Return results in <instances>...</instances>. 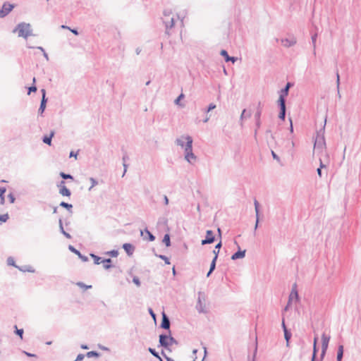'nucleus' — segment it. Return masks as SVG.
<instances>
[{"instance_id":"412c9836","label":"nucleus","mask_w":361,"mask_h":361,"mask_svg":"<svg viewBox=\"0 0 361 361\" xmlns=\"http://www.w3.org/2000/svg\"><path fill=\"white\" fill-rule=\"evenodd\" d=\"M286 97L279 96V99L277 100V105L278 107L279 108V111L286 110Z\"/></svg>"},{"instance_id":"13d9d810","label":"nucleus","mask_w":361,"mask_h":361,"mask_svg":"<svg viewBox=\"0 0 361 361\" xmlns=\"http://www.w3.org/2000/svg\"><path fill=\"white\" fill-rule=\"evenodd\" d=\"M326 168V165L324 164L322 161L320 163V166L317 169V174L319 176V178H322V169Z\"/></svg>"},{"instance_id":"0eeeda50","label":"nucleus","mask_w":361,"mask_h":361,"mask_svg":"<svg viewBox=\"0 0 361 361\" xmlns=\"http://www.w3.org/2000/svg\"><path fill=\"white\" fill-rule=\"evenodd\" d=\"M170 326H171L170 319L168 317V315L164 312H163L161 314V322L159 327L161 329L166 330L168 331V333H171V331L170 329Z\"/></svg>"},{"instance_id":"a18cd8bd","label":"nucleus","mask_w":361,"mask_h":361,"mask_svg":"<svg viewBox=\"0 0 361 361\" xmlns=\"http://www.w3.org/2000/svg\"><path fill=\"white\" fill-rule=\"evenodd\" d=\"M59 176L64 180H67V179L73 180V176L71 175L70 173H66L61 171V172H60Z\"/></svg>"},{"instance_id":"423d86ee","label":"nucleus","mask_w":361,"mask_h":361,"mask_svg":"<svg viewBox=\"0 0 361 361\" xmlns=\"http://www.w3.org/2000/svg\"><path fill=\"white\" fill-rule=\"evenodd\" d=\"M216 240V235L213 231L212 230H207L206 231V235L204 239H202L201 240V245H209L214 243Z\"/></svg>"},{"instance_id":"9d476101","label":"nucleus","mask_w":361,"mask_h":361,"mask_svg":"<svg viewBox=\"0 0 361 361\" xmlns=\"http://www.w3.org/2000/svg\"><path fill=\"white\" fill-rule=\"evenodd\" d=\"M66 182H59L57 187L59 188V193L62 196L70 197L71 195V190L64 185Z\"/></svg>"},{"instance_id":"49530a36","label":"nucleus","mask_w":361,"mask_h":361,"mask_svg":"<svg viewBox=\"0 0 361 361\" xmlns=\"http://www.w3.org/2000/svg\"><path fill=\"white\" fill-rule=\"evenodd\" d=\"M76 285H77L78 287H80V288H83V289H85V290L90 289V288H92V287L91 285H86L85 283H84L83 282H81V281L78 282V283H76Z\"/></svg>"},{"instance_id":"052dcab7","label":"nucleus","mask_w":361,"mask_h":361,"mask_svg":"<svg viewBox=\"0 0 361 361\" xmlns=\"http://www.w3.org/2000/svg\"><path fill=\"white\" fill-rule=\"evenodd\" d=\"M8 198L9 202L11 204H13L15 202V201H16V197H15V195L12 192H10L8 195Z\"/></svg>"},{"instance_id":"393cba45","label":"nucleus","mask_w":361,"mask_h":361,"mask_svg":"<svg viewBox=\"0 0 361 361\" xmlns=\"http://www.w3.org/2000/svg\"><path fill=\"white\" fill-rule=\"evenodd\" d=\"M18 269L23 272H26V271L30 272V273L35 272V269L30 265L19 266V267H18Z\"/></svg>"},{"instance_id":"de8ad7c7","label":"nucleus","mask_w":361,"mask_h":361,"mask_svg":"<svg viewBox=\"0 0 361 361\" xmlns=\"http://www.w3.org/2000/svg\"><path fill=\"white\" fill-rule=\"evenodd\" d=\"M317 341H318V338L314 337V343H313V350H312V353H314V354L318 353V352H319V348L317 347Z\"/></svg>"},{"instance_id":"6e6d98bb","label":"nucleus","mask_w":361,"mask_h":361,"mask_svg":"<svg viewBox=\"0 0 361 361\" xmlns=\"http://www.w3.org/2000/svg\"><path fill=\"white\" fill-rule=\"evenodd\" d=\"M133 283L136 285L137 287H140L141 286V281L138 276H134L133 277Z\"/></svg>"},{"instance_id":"f03ea898","label":"nucleus","mask_w":361,"mask_h":361,"mask_svg":"<svg viewBox=\"0 0 361 361\" xmlns=\"http://www.w3.org/2000/svg\"><path fill=\"white\" fill-rule=\"evenodd\" d=\"M186 143L185 147V159L189 163H192L197 159L195 154L192 152V143L193 140L192 137L190 135H186Z\"/></svg>"},{"instance_id":"c03bdc74","label":"nucleus","mask_w":361,"mask_h":361,"mask_svg":"<svg viewBox=\"0 0 361 361\" xmlns=\"http://www.w3.org/2000/svg\"><path fill=\"white\" fill-rule=\"evenodd\" d=\"M197 310L199 312H204V310L203 309L202 301L200 299V296L199 295L197 303Z\"/></svg>"},{"instance_id":"4c0bfd02","label":"nucleus","mask_w":361,"mask_h":361,"mask_svg":"<svg viewBox=\"0 0 361 361\" xmlns=\"http://www.w3.org/2000/svg\"><path fill=\"white\" fill-rule=\"evenodd\" d=\"M251 112L249 111L247 112V109H244L243 111H242V113H241V115H240V120L242 121L243 120V118H249L251 116ZM241 125H243V123H241Z\"/></svg>"},{"instance_id":"5fc2aeb1","label":"nucleus","mask_w":361,"mask_h":361,"mask_svg":"<svg viewBox=\"0 0 361 361\" xmlns=\"http://www.w3.org/2000/svg\"><path fill=\"white\" fill-rule=\"evenodd\" d=\"M222 246V242L221 240H219V242L215 245L214 249L213 250V254L214 255V252H218V255L219 254V250Z\"/></svg>"},{"instance_id":"ddd939ff","label":"nucleus","mask_w":361,"mask_h":361,"mask_svg":"<svg viewBox=\"0 0 361 361\" xmlns=\"http://www.w3.org/2000/svg\"><path fill=\"white\" fill-rule=\"evenodd\" d=\"M293 86V83L288 82L286 85L279 91V96L287 97L289 93V90Z\"/></svg>"},{"instance_id":"4be33fe9","label":"nucleus","mask_w":361,"mask_h":361,"mask_svg":"<svg viewBox=\"0 0 361 361\" xmlns=\"http://www.w3.org/2000/svg\"><path fill=\"white\" fill-rule=\"evenodd\" d=\"M47 102H48V99H41L40 105L38 109V114L39 115H40V116L43 115V114L45 111V109H46V106H47Z\"/></svg>"},{"instance_id":"bb28decb","label":"nucleus","mask_w":361,"mask_h":361,"mask_svg":"<svg viewBox=\"0 0 361 361\" xmlns=\"http://www.w3.org/2000/svg\"><path fill=\"white\" fill-rule=\"evenodd\" d=\"M186 136H181L179 138H177L176 140V144L178 145V146H180L182 148H184L185 147V143H186Z\"/></svg>"},{"instance_id":"f257e3e1","label":"nucleus","mask_w":361,"mask_h":361,"mask_svg":"<svg viewBox=\"0 0 361 361\" xmlns=\"http://www.w3.org/2000/svg\"><path fill=\"white\" fill-rule=\"evenodd\" d=\"M178 345V341L172 336L171 332L167 334L162 333L159 336V344L158 348H163L164 349H168L169 347H171L172 345Z\"/></svg>"},{"instance_id":"39448f33","label":"nucleus","mask_w":361,"mask_h":361,"mask_svg":"<svg viewBox=\"0 0 361 361\" xmlns=\"http://www.w3.org/2000/svg\"><path fill=\"white\" fill-rule=\"evenodd\" d=\"M16 5L6 1L3 4L0 8V18H4L8 16L12 10L15 8Z\"/></svg>"},{"instance_id":"0e129e2a","label":"nucleus","mask_w":361,"mask_h":361,"mask_svg":"<svg viewBox=\"0 0 361 361\" xmlns=\"http://www.w3.org/2000/svg\"><path fill=\"white\" fill-rule=\"evenodd\" d=\"M326 351H327V349H322V350H321V354H320V357H319V360L320 361H323L325 355H326Z\"/></svg>"},{"instance_id":"c9c22d12","label":"nucleus","mask_w":361,"mask_h":361,"mask_svg":"<svg viewBox=\"0 0 361 361\" xmlns=\"http://www.w3.org/2000/svg\"><path fill=\"white\" fill-rule=\"evenodd\" d=\"M163 23L165 24L166 29H171L175 25V20L173 18H171L170 21L163 20Z\"/></svg>"},{"instance_id":"69168bd1","label":"nucleus","mask_w":361,"mask_h":361,"mask_svg":"<svg viewBox=\"0 0 361 361\" xmlns=\"http://www.w3.org/2000/svg\"><path fill=\"white\" fill-rule=\"evenodd\" d=\"M85 355L80 353L77 355L76 359L74 361H82L85 358Z\"/></svg>"},{"instance_id":"b1692460","label":"nucleus","mask_w":361,"mask_h":361,"mask_svg":"<svg viewBox=\"0 0 361 361\" xmlns=\"http://www.w3.org/2000/svg\"><path fill=\"white\" fill-rule=\"evenodd\" d=\"M344 347L343 345H338L336 355V361H342L343 357Z\"/></svg>"},{"instance_id":"5701e85b","label":"nucleus","mask_w":361,"mask_h":361,"mask_svg":"<svg viewBox=\"0 0 361 361\" xmlns=\"http://www.w3.org/2000/svg\"><path fill=\"white\" fill-rule=\"evenodd\" d=\"M112 262H113L111 258H104V262L102 263L104 269L105 270H109L110 269L114 267V265Z\"/></svg>"},{"instance_id":"8fccbe9b","label":"nucleus","mask_w":361,"mask_h":361,"mask_svg":"<svg viewBox=\"0 0 361 361\" xmlns=\"http://www.w3.org/2000/svg\"><path fill=\"white\" fill-rule=\"evenodd\" d=\"M283 334H284V338H285L286 341L291 339L292 333H291L290 329L285 330L283 331Z\"/></svg>"},{"instance_id":"680f3d73","label":"nucleus","mask_w":361,"mask_h":361,"mask_svg":"<svg viewBox=\"0 0 361 361\" xmlns=\"http://www.w3.org/2000/svg\"><path fill=\"white\" fill-rule=\"evenodd\" d=\"M291 305H292V300H291V298H288V302L283 308V311H285V312L288 311L289 310V308L290 307Z\"/></svg>"},{"instance_id":"864d4df0","label":"nucleus","mask_w":361,"mask_h":361,"mask_svg":"<svg viewBox=\"0 0 361 361\" xmlns=\"http://www.w3.org/2000/svg\"><path fill=\"white\" fill-rule=\"evenodd\" d=\"M129 159V157L128 156L125 154L123 156V167H124V172L126 171L127 170V168H128V164H126V161ZM125 173H123L124 174Z\"/></svg>"},{"instance_id":"f704fd0d","label":"nucleus","mask_w":361,"mask_h":361,"mask_svg":"<svg viewBox=\"0 0 361 361\" xmlns=\"http://www.w3.org/2000/svg\"><path fill=\"white\" fill-rule=\"evenodd\" d=\"M217 259H218V252H214V257H213V259L211 262V264H210V267H209V269H211V271L215 270Z\"/></svg>"},{"instance_id":"2f4dec72","label":"nucleus","mask_w":361,"mask_h":361,"mask_svg":"<svg viewBox=\"0 0 361 361\" xmlns=\"http://www.w3.org/2000/svg\"><path fill=\"white\" fill-rule=\"evenodd\" d=\"M6 192V187H0V204H5V193Z\"/></svg>"},{"instance_id":"e2e57ef3","label":"nucleus","mask_w":361,"mask_h":361,"mask_svg":"<svg viewBox=\"0 0 361 361\" xmlns=\"http://www.w3.org/2000/svg\"><path fill=\"white\" fill-rule=\"evenodd\" d=\"M148 312H149V314H150V316L152 317V319L155 321L156 320V317H157V314L154 313L153 310L151 307H149L148 308Z\"/></svg>"},{"instance_id":"72a5a7b5","label":"nucleus","mask_w":361,"mask_h":361,"mask_svg":"<svg viewBox=\"0 0 361 361\" xmlns=\"http://www.w3.org/2000/svg\"><path fill=\"white\" fill-rule=\"evenodd\" d=\"M152 252L154 253L156 257H157L158 258L164 260L166 264H171L170 259L167 256L164 255H157V254H156L154 248L152 249Z\"/></svg>"},{"instance_id":"f8f14e48","label":"nucleus","mask_w":361,"mask_h":361,"mask_svg":"<svg viewBox=\"0 0 361 361\" xmlns=\"http://www.w3.org/2000/svg\"><path fill=\"white\" fill-rule=\"evenodd\" d=\"M280 41L283 46L286 48L291 47L297 43V40L295 37H292L291 38H283L281 39Z\"/></svg>"},{"instance_id":"58836bf2","label":"nucleus","mask_w":361,"mask_h":361,"mask_svg":"<svg viewBox=\"0 0 361 361\" xmlns=\"http://www.w3.org/2000/svg\"><path fill=\"white\" fill-rule=\"evenodd\" d=\"M6 262H7V264H8V266H12V267H16V268H17V269H18V267H19V266H18V265L16 264L15 259H14V258H13V257H8L7 258Z\"/></svg>"},{"instance_id":"e433bc0d","label":"nucleus","mask_w":361,"mask_h":361,"mask_svg":"<svg viewBox=\"0 0 361 361\" xmlns=\"http://www.w3.org/2000/svg\"><path fill=\"white\" fill-rule=\"evenodd\" d=\"M119 252L118 250H111L104 252V255L109 256L110 257H117Z\"/></svg>"},{"instance_id":"37998d69","label":"nucleus","mask_w":361,"mask_h":361,"mask_svg":"<svg viewBox=\"0 0 361 361\" xmlns=\"http://www.w3.org/2000/svg\"><path fill=\"white\" fill-rule=\"evenodd\" d=\"M147 350L157 359L159 358V353L153 348L149 347Z\"/></svg>"},{"instance_id":"7c9ffc66","label":"nucleus","mask_w":361,"mask_h":361,"mask_svg":"<svg viewBox=\"0 0 361 361\" xmlns=\"http://www.w3.org/2000/svg\"><path fill=\"white\" fill-rule=\"evenodd\" d=\"M262 114V104L261 102H259L257 106V111L255 114V118H261Z\"/></svg>"},{"instance_id":"6ab92c4d","label":"nucleus","mask_w":361,"mask_h":361,"mask_svg":"<svg viewBox=\"0 0 361 361\" xmlns=\"http://www.w3.org/2000/svg\"><path fill=\"white\" fill-rule=\"evenodd\" d=\"M330 336L323 333L322 335V348L328 349L329 343L330 341Z\"/></svg>"},{"instance_id":"c85d7f7f","label":"nucleus","mask_w":361,"mask_h":361,"mask_svg":"<svg viewBox=\"0 0 361 361\" xmlns=\"http://www.w3.org/2000/svg\"><path fill=\"white\" fill-rule=\"evenodd\" d=\"M85 355L88 358H92V357L98 358L101 356V353L96 350H91V351L87 352L85 354Z\"/></svg>"},{"instance_id":"603ef678","label":"nucleus","mask_w":361,"mask_h":361,"mask_svg":"<svg viewBox=\"0 0 361 361\" xmlns=\"http://www.w3.org/2000/svg\"><path fill=\"white\" fill-rule=\"evenodd\" d=\"M255 126H256V129L255 130V136L256 137L257 135V130L260 128L261 126V119L260 118H255Z\"/></svg>"},{"instance_id":"6e6552de","label":"nucleus","mask_w":361,"mask_h":361,"mask_svg":"<svg viewBox=\"0 0 361 361\" xmlns=\"http://www.w3.org/2000/svg\"><path fill=\"white\" fill-rule=\"evenodd\" d=\"M140 236L144 240L149 242H152L156 239L155 235L147 227L144 230H140Z\"/></svg>"},{"instance_id":"dca6fc26","label":"nucleus","mask_w":361,"mask_h":361,"mask_svg":"<svg viewBox=\"0 0 361 361\" xmlns=\"http://www.w3.org/2000/svg\"><path fill=\"white\" fill-rule=\"evenodd\" d=\"M54 135H55V131L51 130L50 133L49 135H44L42 137V142L45 144H47V145L51 146L52 145V138L54 137Z\"/></svg>"},{"instance_id":"3c124183","label":"nucleus","mask_w":361,"mask_h":361,"mask_svg":"<svg viewBox=\"0 0 361 361\" xmlns=\"http://www.w3.org/2000/svg\"><path fill=\"white\" fill-rule=\"evenodd\" d=\"M9 219V215L8 213L4 214H0V223H5Z\"/></svg>"},{"instance_id":"338daca9","label":"nucleus","mask_w":361,"mask_h":361,"mask_svg":"<svg viewBox=\"0 0 361 361\" xmlns=\"http://www.w3.org/2000/svg\"><path fill=\"white\" fill-rule=\"evenodd\" d=\"M59 224L60 232L63 234V232L65 231V230L63 228V221H62L61 219H59Z\"/></svg>"},{"instance_id":"4d7b16f0","label":"nucleus","mask_w":361,"mask_h":361,"mask_svg":"<svg viewBox=\"0 0 361 361\" xmlns=\"http://www.w3.org/2000/svg\"><path fill=\"white\" fill-rule=\"evenodd\" d=\"M286 110L279 111V118L281 121H284L286 118Z\"/></svg>"},{"instance_id":"a878e982","label":"nucleus","mask_w":361,"mask_h":361,"mask_svg":"<svg viewBox=\"0 0 361 361\" xmlns=\"http://www.w3.org/2000/svg\"><path fill=\"white\" fill-rule=\"evenodd\" d=\"M90 255L93 259L94 264L98 265V264H102L104 262V258H102V257L95 255L94 253H90Z\"/></svg>"},{"instance_id":"a19ab883","label":"nucleus","mask_w":361,"mask_h":361,"mask_svg":"<svg viewBox=\"0 0 361 361\" xmlns=\"http://www.w3.org/2000/svg\"><path fill=\"white\" fill-rule=\"evenodd\" d=\"M185 95L183 93H180L177 98L175 99L174 103L178 106H183V105L180 103V101L184 99Z\"/></svg>"},{"instance_id":"9b49d317","label":"nucleus","mask_w":361,"mask_h":361,"mask_svg":"<svg viewBox=\"0 0 361 361\" xmlns=\"http://www.w3.org/2000/svg\"><path fill=\"white\" fill-rule=\"evenodd\" d=\"M68 250L76 255L78 258H80L82 262H86L89 261V258L87 256L82 255L78 249H76L73 245H69Z\"/></svg>"},{"instance_id":"2eb2a0df","label":"nucleus","mask_w":361,"mask_h":361,"mask_svg":"<svg viewBox=\"0 0 361 361\" xmlns=\"http://www.w3.org/2000/svg\"><path fill=\"white\" fill-rule=\"evenodd\" d=\"M220 55L224 58L226 62H232L234 63L238 60L237 57L230 56L226 49H221Z\"/></svg>"},{"instance_id":"ea45409f","label":"nucleus","mask_w":361,"mask_h":361,"mask_svg":"<svg viewBox=\"0 0 361 361\" xmlns=\"http://www.w3.org/2000/svg\"><path fill=\"white\" fill-rule=\"evenodd\" d=\"M311 39L313 45V54L316 55V42L317 39V34L312 35Z\"/></svg>"},{"instance_id":"f3484780","label":"nucleus","mask_w":361,"mask_h":361,"mask_svg":"<svg viewBox=\"0 0 361 361\" xmlns=\"http://www.w3.org/2000/svg\"><path fill=\"white\" fill-rule=\"evenodd\" d=\"M245 252H246V250H240V247H238V250L235 252L232 255H231V259L232 260H236V259H243L245 257Z\"/></svg>"},{"instance_id":"cd10ccee","label":"nucleus","mask_w":361,"mask_h":361,"mask_svg":"<svg viewBox=\"0 0 361 361\" xmlns=\"http://www.w3.org/2000/svg\"><path fill=\"white\" fill-rule=\"evenodd\" d=\"M162 243L166 245V247H170L171 245V236L169 233L164 235Z\"/></svg>"},{"instance_id":"4468645a","label":"nucleus","mask_w":361,"mask_h":361,"mask_svg":"<svg viewBox=\"0 0 361 361\" xmlns=\"http://www.w3.org/2000/svg\"><path fill=\"white\" fill-rule=\"evenodd\" d=\"M122 248L125 250L127 255L130 257L133 255L135 247L132 243H126L123 244Z\"/></svg>"},{"instance_id":"bf43d9fd","label":"nucleus","mask_w":361,"mask_h":361,"mask_svg":"<svg viewBox=\"0 0 361 361\" xmlns=\"http://www.w3.org/2000/svg\"><path fill=\"white\" fill-rule=\"evenodd\" d=\"M216 104H214V103L209 104L204 111L205 113H209V111L214 110L216 108Z\"/></svg>"},{"instance_id":"473e14b6","label":"nucleus","mask_w":361,"mask_h":361,"mask_svg":"<svg viewBox=\"0 0 361 361\" xmlns=\"http://www.w3.org/2000/svg\"><path fill=\"white\" fill-rule=\"evenodd\" d=\"M35 82H36V78L34 77L32 78V85L27 88V94L28 95H30L32 92H35L37 90Z\"/></svg>"},{"instance_id":"a211bd4d","label":"nucleus","mask_w":361,"mask_h":361,"mask_svg":"<svg viewBox=\"0 0 361 361\" xmlns=\"http://www.w3.org/2000/svg\"><path fill=\"white\" fill-rule=\"evenodd\" d=\"M157 226L159 228L164 227L167 231H169V227L168 226V219L164 216L159 217L157 221Z\"/></svg>"},{"instance_id":"c756f323","label":"nucleus","mask_w":361,"mask_h":361,"mask_svg":"<svg viewBox=\"0 0 361 361\" xmlns=\"http://www.w3.org/2000/svg\"><path fill=\"white\" fill-rule=\"evenodd\" d=\"M59 206L66 209L71 214L73 213V205L71 204L62 201L60 202Z\"/></svg>"},{"instance_id":"aec40b11","label":"nucleus","mask_w":361,"mask_h":361,"mask_svg":"<svg viewBox=\"0 0 361 361\" xmlns=\"http://www.w3.org/2000/svg\"><path fill=\"white\" fill-rule=\"evenodd\" d=\"M288 298H291L293 300V298H295L297 301L300 300V296L298 295V292L297 290V284L294 283L292 287L291 292L288 296Z\"/></svg>"},{"instance_id":"1a4fd4ad","label":"nucleus","mask_w":361,"mask_h":361,"mask_svg":"<svg viewBox=\"0 0 361 361\" xmlns=\"http://www.w3.org/2000/svg\"><path fill=\"white\" fill-rule=\"evenodd\" d=\"M254 205H255V211L256 216V221L255 225V231L257 229L260 221V204L259 202L255 199L254 200Z\"/></svg>"},{"instance_id":"7ed1b4c3","label":"nucleus","mask_w":361,"mask_h":361,"mask_svg":"<svg viewBox=\"0 0 361 361\" xmlns=\"http://www.w3.org/2000/svg\"><path fill=\"white\" fill-rule=\"evenodd\" d=\"M32 31L30 24L25 22L18 23L13 30V32H18V37H22L25 39L32 35Z\"/></svg>"},{"instance_id":"774afa93","label":"nucleus","mask_w":361,"mask_h":361,"mask_svg":"<svg viewBox=\"0 0 361 361\" xmlns=\"http://www.w3.org/2000/svg\"><path fill=\"white\" fill-rule=\"evenodd\" d=\"M161 355L164 357V359L166 360V361H169L170 359H172L171 357H169L164 350H161Z\"/></svg>"},{"instance_id":"79ce46f5","label":"nucleus","mask_w":361,"mask_h":361,"mask_svg":"<svg viewBox=\"0 0 361 361\" xmlns=\"http://www.w3.org/2000/svg\"><path fill=\"white\" fill-rule=\"evenodd\" d=\"M15 327V334L18 336L21 339H23V334H24V330L23 329H18L17 326L15 325L14 326Z\"/></svg>"},{"instance_id":"09e8293b","label":"nucleus","mask_w":361,"mask_h":361,"mask_svg":"<svg viewBox=\"0 0 361 361\" xmlns=\"http://www.w3.org/2000/svg\"><path fill=\"white\" fill-rule=\"evenodd\" d=\"M336 85H337L338 96L339 98H341V96L340 91H339L340 75H339L338 71H336Z\"/></svg>"},{"instance_id":"20e7f679","label":"nucleus","mask_w":361,"mask_h":361,"mask_svg":"<svg viewBox=\"0 0 361 361\" xmlns=\"http://www.w3.org/2000/svg\"><path fill=\"white\" fill-rule=\"evenodd\" d=\"M326 122V119L324 120V123L322 128L317 131V135L314 137V147L315 148H323V147L326 146L324 137Z\"/></svg>"}]
</instances>
